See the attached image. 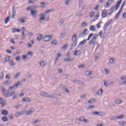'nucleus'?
I'll use <instances>...</instances> for the list:
<instances>
[{"label":"nucleus","instance_id":"2f4dec72","mask_svg":"<svg viewBox=\"0 0 126 126\" xmlns=\"http://www.w3.org/2000/svg\"><path fill=\"white\" fill-rule=\"evenodd\" d=\"M52 10H46L44 13H43V15L45 17H46L47 15H48V14L50 13Z\"/></svg>","mask_w":126,"mask_h":126},{"label":"nucleus","instance_id":"e2e57ef3","mask_svg":"<svg viewBox=\"0 0 126 126\" xmlns=\"http://www.w3.org/2000/svg\"><path fill=\"white\" fill-rule=\"evenodd\" d=\"M111 4L107 2L105 4V7H110V6H111Z\"/></svg>","mask_w":126,"mask_h":126},{"label":"nucleus","instance_id":"5fc2aeb1","mask_svg":"<svg viewBox=\"0 0 126 126\" xmlns=\"http://www.w3.org/2000/svg\"><path fill=\"white\" fill-rule=\"evenodd\" d=\"M99 16H100V14L99 13H96L94 16V18L95 20H97V19L99 18Z\"/></svg>","mask_w":126,"mask_h":126},{"label":"nucleus","instance_id":"58836bf2","mask_svg":"<svg viewBox=\"0 0 126 126\" xmlns=\"http://www.w3.org/2000/svg\"><path fill=\"white\" fill-rule=\"evenodd\" d=\"M13 89H17L16 87L14 85L11 87H9L8 89V91H10V90H13Z\"/></svg>","mask_w":126,"mask_h":126},{"label":"nucleus","instance_id":"6ab92c4d","mask_svg":"<svg viewBox=\"0 0 126 126\" xmlns=\"http://www.w3.org/2000/svg\"><path fill=\"white\" fill-rule=\"evenodd\" d=\"M79 122H83V123H85L86 124H88L89 121L87 119H84V118L82 117L79 119Z\"/></svg>","mask_w":126,"mask_h":126},{"label":"nucleus","instance_id":"6e6d98bb","mask_svg":"<svg viewBox=\"0 0 126 126\" xmlns=\"http://www.w3.org/2000/svg\"><path fill=\"white\" fill-rule=\"evenodd\" d=\"M104 72H105L106 74H109L110 73V70L108 68H105Z\"/></svg>","mask_w":126,"mask_h":126},{"label":"nucleus","instance_id":"aec40b11","mask_svg":"<svg viewBox=\"0 0 126 126\" xmlns=\"http://www.w3.org/2000/svg\"><path fill=\"white\" fill-rule=\"evenodd\" d=\"M2 92L4 93L5 96H8V91H7V90L5 88H1Z\"/></svg>","mask_w":126,"mask_h":126},{"label":"nucleus","instance_id":"bf43d9fd","mask_svg":"<svg viewBox=\"0 0 126 126\" xmlns=\"http://www.w3.org/2000/svg\"><path fill=\"white\" fill-rule=\"evenodd\" d=\"M83 3V0H79V7H81Z\"/></svg>","mask_w":126,"mask_h":126},{"label":"nucleus","instance_id":"680f3d73","mask_svg":"<svg viewBox=\"0 0 126 126\" xmlns=\"http://www.w3.org/2000/svg\"><path fill=\"white\" fill-rule=\"evenodd\" d=\"M64 3L66 5H68L70 3V1L69 0H65Z\"/></svg>","mask_w":126,"mask_h":126},{"label":"nucleus","instance_id":"ddd939ff","mask_svg":"<svg viewBox=\"0 0 126 126\" xmlns=\"http://www.w3.org/2000/svg\"><path fill=\"white\" fill-rule=\"evenodd\" d=\"M92 115H93V116H99V117H102L103 116V113L97 111H94L92 112Z\"/></svg>","mask_w":126,"mask_h":126},{"label":"nucleus","instance_id":"f3484780","mask_svg":"<svg viewBox=\"0 0 126 126\" xmlns=\"http://www.w3.org/2000/svg\"><path fill=\"white\" fill-rule=\"evenodd\" d=\"M74 59H73V58L72 57H69L68 58H65L63 59L64 62H65V63H68V62H73Z\"/></svg>","mask_w":126,"mask_h":126},{"label":"nucleus","instance_id":"864d4df0","mask_svg":"<svg viewBox=\"0 0 126 126\" xmlns=\"http://www.w3.org/2000/svg\"><path fill=\"white\" fill-rule=\"evenodd\" d=\"M118 120H123V119H125V115H121L120 116H118L117 117Z\"/></svg>","mask_w":126,"mask_h":126},{"label":"nucleus","instance_id":"0e129e2a","mask_svg":"<svg viewBox=\"0 0 126 126\" xmlns=\"http://www.w3.org/2000/svg\"><path fill=\"white\" fill-rule=\"evenodd\" d=\"M94 15H95V12H92L90 13V17H94Z\"/></svg>","mask_w":126,"mask_h":126},{"label":"nucleus","instance_id":"69168bd1","mask_svg":"<svg viewBox=\"0 0 126 126\" xmlns=\"http://www.w3.org/2000/svg\"><path fill=\"white\" fill-rule=\"evenodd\" d=\"M88 109L89 110H91L92 109H94V105H90V106H89Z\"/></svg>","mask_w":126,"mask_h":126},{"label":"nucleus","instance_id":"a211bd4d","mask_svg":"<svg viewBox=\"0 0 126 126\" xmlns=\"http://www.w3.org/2000/svg\"><path fill=\"white\" fill-rule=\"evenodd\" d=\"M9 84H11V81L7 80L2 83V85H4L5 86H7L9 85Z\"/></svg>","mask_w":126,"mask_h":126},{"label":"nucleus","instance_id":"7ed1b4c3","mask_svg":"<svg viewBox=\"0 0 126 126\" xmlns=\"http://www.w3.org/2000/svg\"><path fill=\"white\" fill-rule=\"evenodd\" d=\"M50 19V17H45L43 13L39 14V19L38 20L39 23H42L43 21H48Z\"/></svg>","mask_w":126,"mask_h":126},{"label":"nucleus","instance_id":"412c9836","mask_svg":"<svg viewBox=\"0 0 126 126\" xmlns=\"http://www.w3.org/2000/svg\"><path fill=\"white\" fill-rule=\"evenodd\" d=\"M11 31L13 33H15V32H17V33H19V32H20V29H15L14 28H13L11 29Z\"/></svg>","mask_w":126,"mask_h":126},{"label":"nucleus","instance_id":"603ef678","mask_svg":"<svg viewBox=\"0 0 126 126\" xmlns=\"http://www.w3.org/2000/svg\"><path fill=\"white\" fill-rule=\"evenodd\" d=\"M121 80H125V81L123 82L122 83L123 84H126V77L124 76L122 78H121Z\"/></svg>","mask_w":126,"mask_h":126},{"label":"nucleus","instance_id":"473e14b6","mask_svg":"<svg viewBox=\"0 0 126 126\" xmlns=\"http://www.w3.org/2000/svg\"><path fill=\"white\" fill-rule=\"evenodd\" d=\"M46 3L45 2H41L40 7H41L42 8H45V7H46Z\"/></svg>","mask_w":126,"mask_h":126},{"label":"nucleus","instance_id":"72a5a7b5","mask_svg":"<svg viewBox=\"0 0 126 126\" xmlns=\"http://www.w3.org/2000/svg\"><path fill=\"white\" fill-rule=\"evenodd\" d=\"M89 31L88 30H85L82 32V35H88Z\"/></svg>","mask_w":126,"mask_h":126},{"label":"nucleus","instance_id":"ea45409f","mask_svg":"<svg viewBox=\"0 0 126 126\" xmlns=\"http://www.w3.org/2000/svg\"><path fill=\"white\" fill-rule=\"evenodd\" d=\"M5 61V63H6L7 62H9V61H10V56H6L4 59Z\"/></svg>","mask_w":126,"mask_h":126},{"label":"nucleus","instance_id":"39448f33","mask_svg":"<svg viewBox=\"0 0 126 126\" xmlns=\"http://www.w3.org/2000/svg\"><path fill=\"white\" fill-rule=\"evenodd\" d=\"M40 94L42 97H48V98H52V99H58L55 95H49V94L47 93L41 92Z\"/></svg>","mask_w":126,"mask_h":126},{"label":"nucleus","instance_id":"49530a36","mask_svg":"<svg viewBox=\"0 0 126 126\" xmlns=\"http://www.w3.org/2000/svg\"><path fill=\"white\" fill-rule=\"evenodd\" d=\"M63 23H64V20L63 19H61L59 21V25H63Z\"/></svg>","mask_w":126,"mask_h":126},{"label":"nucleus","instance_id":"f257e3e1","mask_svg":"<svg viewBox=\"0 0 126 126\" xmlns=\"http://www.w3.org/2000/svg\"><path fill=\"white\" fill-rule=\"evenodd\" d=\"M27 10H31V15L32 18H36V17H37L38 15V11H37V10L33 9V7L32 6L28 7Z\"/></svg>","mask_w":126,"mask_h":126},{"label":"nucleus","instance_id":"9d476101","mask_svg":"<svg viewBox=\"0 0 126 126\" xmlns=\"http://www.w3.org/2000/svg\"><path fill=\"white\" fill-rule=\"evenodd\" d=\"M0 104L3 107L7 105L6 101H5V99L2 97H0Z\"/></svg>","mask_w":126,"mask_h":126},{"label":"nucleus","instance_id":"9b49d317","mask_svg":"<svg viewBox=\"0 0 126 126\" xmlns=\"http://www.w3.org/2000/svg\"><path fill=\"white\" fill-rule=\"evenodd\" d=\"M103 88H100L95 92L96 96H102L103 95Z\"/></svg>","mask_w":126,"mask_h":126},{"label":"nucleus","instance_id":"4d7b16f0","mask_svg":"<svg viewBox=\"0 0 126 126\" xmlns=\"http://www.w3.org/2000/svg\"><path fill=\"white\" fill-rule=\"evenodd\" d=\"M18 97V94H15L12 97V100H15V99H16Z\"/></svg>","mask_w":126,"mask_h":126},{"label":"nucleus","instance_id":"f8f14e48","mask_svg":"<svg viewBox=\"0 0 126 126\" xmlns=\"http://www.w3.org/2000/svg\"><path fill=\"white\" fill-rule=\"evenodd\" d=\"M22 102L24 103H31L32 100L29 97H24L22 99Z\"/></svg>","mask_w":126,"mask_h":126},{"label":"nucleus","instance_id":"a19ab883","mask_svg":"<svg viewBox=\"0 0 126 126\" xmlns=\"http://www.w3.org/2000/svg\"><path fill=\"white\" fill-rule=\"evenodd\" d=\"M80 50H76L75 53H74V56H79L81 54Z\"/></svg>","mask_w":126,"mask_h":126},{"label":"nucleus","instance_id":"4be33fe9","mask_svg":"<svg viewBox=\"0 0 126 126\" xmlns=\"http://www.w3.org/2000/svg\"><path fill=\"white\" fill-rule=\"evenodd\" d=\"M26 113V111H24L21 112H17V113L15 114V117L16 118H18L20 116V115H23Z\"/></svg>","mask_w":126,"mask_h":126},{"label":"nucleus","instance_id":"4468645a","mask_svg":"<svg viewBox=\"0 0 126 126\" xmlns=\"http://www.w3.org/2000/svg\"><path fill=\"white\" fill-rule=\"evenodd\" d=\"M22 30V35H21V39L22 40H24L25 39V28L22 27L21 28Z\"/></svg>","mask_w":126,"mask_h":126},{"label":"nucleus","instance_id":"052dcab7","mask_svg":"<svg viewBox=\"0 0 126 126\" xmlns=\"http://www.w3.org/2000/svg\"><path fill=\"white\" fill-rule=\"evenodd\" d=\"M20 75V73H18L15 75L14 79H17L18 78V77Z\"/></svg>","mask_w":126,"mask_h":126},{"label":"nucleus","instance_id":"c9c22d12","mask_svg":"<svg viewBox=\"0 0 126 126\" xmlns=\"http://www.w3.org/2000/svg\"><path fill=\"white\" fill-rule=\"evenodd\" d=\"M119 125H120V126H126V122L125 121H119L118 122Z\"/></svg>","mask_w":126,"mask_h":126},{"label":"nucleus","instance_id":"393cba45","mask_svg":"<svg viewBox=\"0 0 126 126\" xmlns=\"http://www.w3.org/2000/svg\"><path fill=\"white\" fill-rule=\"evenodd\" d=\"M115 103L116 104V105H121V104H123V100L117 99H116Z\"/></svg>","mask_w":126,"mask_h":126},{"label":"nucleus","instance_id":"c03bdc74","mask_svg":"<svg viewBox=\"0 0 126 126\" xmlns=\"http://www.w3.org/2000/svg\"><path fill=\"white\" fill-rule=\"evenodd\" d=\"M1 120L3 122H7V121H8V119L6 116H4L2 117Z\"/></svg>","mask_w":126,"mask_h":126},{"label":"nucleus","instance_id":"5701e85b","mask_svg":"<svg viewBox=\"0 0 126 126\" xmlns=\"http://www.w3.org/2000/svg\"><path fill=\"white\" fill-rule=\"evenodd\" d=\"M1 114L3 116H7L8 115V112L6 110L3 109L1 111Z\"/></svg>","mask_w":126,"mask_h":126},{"label":"nucleus","instance_id":"a18cd8bd","mask_svg":"<svg viewBox=\"0 0 126 126\" xmlns=\"http://www.w3.org/2000/svg\"><path fill=\"white\" fill-rule=\"evenodd\" d=\"M16 62H20L21 61V57L19 56H17L15 59Z\"/></svg>","mask_w":126,"mask_h":126},{"label":"nucleus","instance_id":"3c124183","mask_svg":"<svg viewBox=\"0 0 126 126\" xmlns=\"http://www.w3.org/2000/svg\"><path fill=\"white\" fill-rule=\"evenodd\" d=\"M86 42H87V41L86 39L83 40L79 43V46H82V45H84V44H85V43H86Z\"/></svg>","mask_w":126,"mask_h":126},{"label":"nucleus","instance_id":"20e7f679","mask_svg":"<svg viewBox=\"0 0 126 126\" xmlns=\"http://www.w3.org/2000/svg\"><path fill=\"white\" fill-rule=\"evenodd\" d=\"M125 5H126L125 1L123 2L120 9L119 10V12L116 14L115 17V19H119V18L120 17L121 14L122 13V11L123 10V8H124V6H125Z\"/></svg>","mask_w":126,"mask_h":126},{"label":"nucleus","instance_id":"13d9d810","mask_svg":"<svg viewBox=\"0 0 126 126\" xmlns=\"http://www.w3.org/2000/svg\"><path fill=\"white\" fill-rule=\"evenodd\" d=\"M87 95L86 94H82L80 96V97L81 99H84L85 98H86Z\"/></svg>","mask_w":126,"mask_h":126},{"label":"nucleus","instance_id":"4c0bfd02","mask_svg":"<svg viewBox=\"0 0 126 126\" xmlns=\"http://www.w3.org/2000/svg\"><path fill=\"white\" fill-rule=\"evenodd\" d=\"M61 56H62V54L58 53L57 54V56H56V57L55 58V63H57V61H58V60H59V58H61Z\"/></svg>","mask_w":126,"mask_h":126},{"label":"nucleus","instance_id":"423d86ee","mask_svg":"<svg viewBox=\"0 0 126 126\" xmlns=\"http://www.w3.org/2000/svg\"><path fill=\"white\" fill-rule=\"evenodd\" d=\"M98 36H99V35L98 34L94 35V36L89 42V44L92 45L94 47H95V45H96V42H95V41L97 40V38L98 37Z\"/></svg>","mask_w":126,"mask_h":126},{"label":"nucleus","instance_id":"bb28decb","mask_svg":"<svg viewBox=\"0 0 126 126\" xmlns=\"http://www.w3.org/2000/svg\"><path fill=\"white\" fill-rule=\"evenodd\" d=\"M22 59L23 61H26L28 60V55H24L22 56Z\"/></svg>","mask_w":126,"mask_h":126},{"label":"nucleus","instance_id":"37998d69","mask_svg":"<svg viewBox=\"0 0 126 126\" xmlns=\"http://www.w3.org/2000/svg\"><path fill=\"white\" fill-rule=\"evenodd\" d=\"M103 23L102 21H100L99 23H98L97 25H96V27L97 29H100L101 28V25Z\"/></svg>","mask_w":126,"mask_h":126},{"label":"nucleus","instance_id":"2eb2a0df","mask_svg":"<svg viewBox=\"0 0 126 126\" xmlns=\"http://www.w3.org/2000/svg\"><path fill=\"white\" fill-rule=\"evenodd\" d=\"M47 65V62L45 61H41L39 62V66L40 67H45Z\"/></svg>","mask_w":126,"mask_h":126},{"label":"nucleus","instance_id":"e433bc0d","mask_svg":"<svg viewBox=\"0 0 126 126\" xmlns=\"http://www.w3.org/2000/svg\"><path fill=\"white\" fill-rule=\"evenodd\" d=\"M94 35H96V34H94V33H90L88 36V38H87V41H89L90 39H91V38L94 37Z\"/></svg>","mask_w":126,"mask_h":126},{"label":"nucleus","instance_id":"6e6552de","mask_svg":"<svg viewBox=\"0 0 126 126\" xmlns=\"http://www.w3.org/2000/svg\"><path fill=\"white\" fill-rule=\"evenodd\" d=\"M72 41L73 42V47H75L77 44V35L76 34H74L72 37Z\"/></svg>","mask_w":126,"mask_h":126},{"label":"nucleus","instance_id":"cd10ccee","mask_svg":"<svg viewBox=\"0 0 126 126\" xmlns=\"http://www.w3.org/2000/svg\"><path fill=\"white\" fill-rule=\"evenodd\" d=\"M25 114V116H31V115H32V114H33V111L32 110H30L28 112L24 113Z\"/></svg>","mask_w":126,"mask_h":126},{"label":"nucleus","instance_id":"f03ea898","mask_svg":"<svg viewBox=\"0 0 126 126\" xmlns=\"http://www.w3.org/2000/svg\"><path fill=\"white\" fill-rule=\"evenodd\" d=\"M122 1H123L122 0H119L117 3H116V5L115 6H113L111 8H110V11L111 13H109V15H111L112 13L115 11V9L116 10H118V9L119 7H120V5H121V4L122 3Z\"/></svg>","mask_w":126,"mask_h":126},{"label":"nucleus","instance_id":"338daca9","mask_svg":"<svg viewBox=\"0 0 126 126\" xmlns=\"http://www.w3.org/2000/svg\"><path fill=\"white\" fill-rule=\"evenodd\" d=\"M9 118L10 120H13L14 119V117L12 115V114H10L9 115Z\"/></svg>","mask_w":126,"mask_h":126},{"label":"nucleus","instance_id":"8fccbe9b","mask_svg":"<svg viewBox=\"0 0 126 126\" xmlns=\"http://www.w3.org/2000/svg\"><path fill=\"white\" fill-rule=\"evenodd\" d=\"M8 63L10 64V65H12V66H15V63H13V61L12 60H9Z\"/></svg>","mask_w":126,"mask_h":126},{"label":"nucleus","instance_id":"a878e982","mask_svg":"<svg viewBox=\"0 0 126 126\" xmlns=\"http://www.w3.org/2000/svg\"><path fill=\"white\" fill-rule=\"evenodd\" d=\"M103 85L105 87H109V81L107 80L103 81Z\"/></svg>","mask_w":126,"mask_h":126},{"label":"nucleus","instance_id":"09e8293b","mask_svg":"<svg viewBox=\"0 0 126 126\" xmlns=\"http://www.w3.org/2000/svg\"><path fill=\"white\" fill-rule=\"evenodd\" d=\"M19 22H20V23H25V20L22 18H21L19 19Z\"/></svg>","mask_w":126,"mask_h":126},{"label":"nucleus","instance_id":"de8ad7c7","mask_svg":"<svg viewBox=\"0 0 126 126\" xmlns=\"http://www.w3.org/2000/svg\"><path fill=\"white\" fill-rule=\"evenodd\" d=\"M42 38H43V35L42 34H39L37 37L38 41H41V40H42Z\"/></svg>","mask_w":126,"mask_h":126},{"label":"nucleus","instance_id":"774afa93","mask_svg":"<svg viewBox=\"0 0 126 126\" xmlns=\"http://www.w3.org/2000/svg\"><path fill=\"white\" fill-rule=\"evenodd\" d=\"M122 17L124 19H126V12L123 14Z\"/></svg>","mask_w":126,"mask_h":126},{"label":"nucleus","instance_id":"1a4fd4ad","mask_svg":"<svg viewBox=\"0 0 126 126\" xmlns=\"http://www.w3.org/2000/svg\"><path fill=\"white\" fill-rule=\"evenodd\" d=\"M53 39V35H46L43 38V41L44 42H49V41H50Z\"/></svg>","mask_w":126,"mask_h":126},{"label":"nucleus","instance_id":"f704fd0d","mask_svg":"<svg viewBox=\"0 0 126 126\" xmlns=\"http://www.w3.org/2000/svg\"><path fill=\"white\" fill-rule=\"evenodd\" d=\"M15 94V91H13L11 92L10 94H9V92H8V96L6 97H11L12 96H14Z\"/></svg>","mask_w":126,"mask_h":126},{"label":"nucleus","instance_id":"dca6fc26","mask_svg":"<svg viewBox=\"0 0 126 126\" xmlns=\"http://www.w3.org/2000/svg\"><path fill=\"white\" fill-rule=\"evenodd\" d=\"M107 14H108V11H107L106 9H104L102 11L101 15L103 18H105V17H107Z\"/></svg>","mask_w":126,"mask_h":126},{"label":"nucleus","instance_id":"c756f323","mask_svg":"<svg viewBox=\"0 0 126 126\" xmlns=\"http://www.w3.org/2000/svg\"><path fill=\"white\" fill-rule=\"evenodd\" d=\"M22 85V81H18L16 84L14 85L15 86L16 88H18V86Z\"/></svg>","mask_w":126,"mask_h":126},{"label":"nucleus","instance_id":"79ce46f5","mask_svg":"<svg viewBox=\"0 0 126 126\" xmlns=\"http://www.w3.org/2000/svg\"><path fill=\"white\" fill-rule=\"evenodd\" d=\"M90 31H95L96 30V27L94 26H92L90 27Z\"/></svg>","mask_w":126,"mask_h":126},{"label":"nucleus","instance_id":"c85d7f7f","mask_svg":"<svg viewBox=\"0 0 126 126\" xmlns=\"http://www.w3.org/2000/svg\"><path fill=\"white\" fill-rule=\"evenodd\" d=\"M95 101H96V99L95 98H93L90 100H88V103L90 104H94V103H95Z\"/></svg>","mask_w":126,"mask_h":126},{"label":"nucleus","instance_id":"0eeeda50","mask_svg":"<svg viewBox=\"0 0 126 126\" xmlns=\"http://www.w3.org/2000/svg\"><path fill=\"white\" fill-rule=\"evenodd\" d=\"M73 83H77L79 85H82V86H86V84L84 82H82L81 80L74 79L72 81Z\"/></svg>","mask_w":126,"mask_h":126},{"label":"nucleus","instance_id":"7c9ffc66","mask_svg":"<svg viewBox=\"0 0 126 126\" xmlns=\"http://www.w3.org/2000/svg\"><path fill=\"white\" fill-rule=\"evenodd\" d=\"M58 44V41L57 40H53L51 41V45L53 46H56Z\"/></svg>","mask_w":126,"mask_h":126},{"label":"nucleus","instance_id":"b1692460","mask_svg":"<svg viewBox=\"0 0 126 126\" xmlns=\"http://www.w3.org/2000/svg\"><path fill=\"white\" fill-rule=\"evenodd\" d=\"M109 63L111 64H114L116 62V59L114 58H110L109 60Z\"/></svg>","mask_w":126,"mask_h":126}]
</instances>
